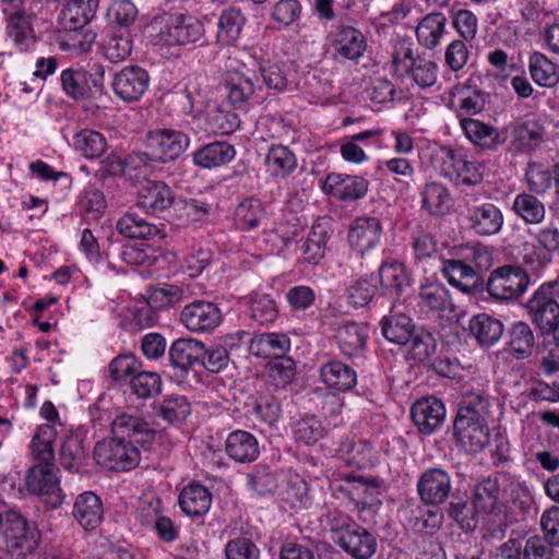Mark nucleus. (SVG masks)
Wrapping results in <instances>:
<instances>
[{
	"instance_id": "13",
	"label": "nucleus",
	"mask_w": 559,
	"mask_h": 559,
	"mask_svg": "<svg viewBox=\"0 0 559 559\" xmlns=\"http://www.w3.org/2000/svg\"><path fill=\"white\" fill-rule=\"evenodd\" d=\"M411 416L421 433L431 435L443 425L445 408L440 400L429 396L413 404Z\"/></svg>"
},
{
	"instance_id": "6",
	"label": "nucleus",
	"mask_w": 559,
	"mask_h": 559,
	"mask_svg": "<svg viewBox=\"0 0 559 559\" xmlns=\"http://www.w3.org/2000/svg\"><path fill=\"white\" fill-rule=\"evenodd\" d=\"M530 276L522 266L504 264L490 273L486 289L493 299L513 300L526 292Z\"/></svg>"
},
{
	"instance_id": "38",
	"label": "nucleus",
	"mask_w": 559,
	"mask_h": 559,
	"mask_svg": "<svg viewBox=\"0 0 559 559\" xmlns=\"http://www.w3.org/2000/svg\"><path fill=\"white\" fill-rule=\"evenodd\" d=\"M323 226H329L326 217L320 218L313 224L308 238L301 246L304 260L308 263L317 264L324 257L329 236Z\"/></svg>"
},
{
	"instance_id": "4",
	"label": "nucleus",
	"mask_w": 559,
	"mask_h": 559,
	"mask_svg": "<svg viewBox=\"0 0 559 559\" xmlns=\"http://www.w3.org/2000/svg\"><path fill=\"white\" fill-rule=\"evenodd\" d=\"M40 533L15 511L0 513V551L10 559H26L39 545Z\"/></svg>"
},
{
	"instance_id": "16",
	"label": "nucleus",
	"mask_w": 559,
	"mask_h": 559,
	"mask_svg": "<svg viewBox=\"0 0 559 559\" xmlns=\"http://www.w3.org/2000/svg\"><path fill=\"white\" fill-rule=\"evenodd\" d=\"M323 189L338 200L356 201L366 195L368 181L358 176L330 174L325 179Z\"/></svg>"
},
{
	"instance_id": "51",
	"label": "nucleus",
	"mask_w": 559,
	"mask_h": 559,
	"mask_svg": "<svg viewBox=\"0 0 559 559\" xmlns=\"http://www.w3.org/2000/svg\"><path fill=\"white\" fill-rule=\"evenodd\" d=\"M449 516L455 520L461 528L465 531H473L476 528L478 521L484 514L472 501H464L459 499L452 501L448 509Z\"/></svg>"
},
{
	"instance_id": "25",
	"label": "nucleus",
	"mask_w": 559,
	"mask_h": 559,
	"mask_svg": "<svg viewBox=\"0 0 559 559\" xmlns=\"http://www.w3.org/2000/svg\"><path fill=\"white\" fill-rule=\"evenodd\" d=\"M98 0H70L61 12L62 24L68 31H78L95 16Z\"/></svg>"
},
{
	"instance_id": "47",
	"label": "nucleus",
	"mask_w": 559,
	"mask_h": 559,
	"mask_svg": "<svg viewBox=\"0 0 559 559\" xmlns=\"http://www.w3.org/2000/svg\"><path fill=\"white\" fill-rule=\"evenodd\" d=\"M265 217L262 202L254 198L245 199L235 210V222L241 230L257 228Z\"/></svg>"
},
{
	"instance_id": "30",
	"label": "nucleus",
	"mask_w": 559,
	"mask_h": 559,
	"mask_svg": "<svg viewBox=\"0 0 559 559\" xmlns=\"http://www.w3.org/2000/svg\"><path fill=\"white\" fill-rule=\"evenodd\" d=\"M468 329L471 334L483 346L493 345L503 334L502 322L487 313H479L469 321Z\"/></svg>"
},
{
	"instance_id": "14",
	"label": "nucleus",
	"mask_w": 559,
	"mask_h": 559,
	"mask_svg": "<svg viewBox=\"0 0 559 559\" xmlns=\"http://www.w3.org/2000/svg\"><path fill=\"white\" fill-rule=\"evenodd\" d=\"M146 408V417L159 425L156 420H163L167 424L185 420L191 413V407L185 396H169L163 401H151L143 403L142 408Z\"/></svg>"
},
{
	"instance_id": "58",
	"label": "nucleus",
	"mask_w": 559,
	"mask_h": 559,
	"mask_svg": "<svg viewBox=\"0 0 559 559\" xmlns=\"http://www.w3.org/2000/svg\"><path fill=\"white\" fill-rule=\"evenodd\" d=\"M61 84L66 94L73 99L84 98L87 94V74L80 70L67 69L61 73Z\"/></svg>"
},
{
	"instance_id": "62",
	"label": "nucleus",
	"mask_w": 559,
	"mask_h": 559,
	"mask_svg": "<svg viewBox=\"0 0 559 559\" xmlns=\"http://www.w3.org/2000/svg\"><path fill=\"white\" fill-rule=\"evenodd\" d=\"M465 41L454 39L445 48L444 62L453 72L462 70L469 59V50Z\"/></svg>"
},
{
	"instance_id": "19",
	"label": "nucleus",
	"mask_w": 559,
	"mask_h": 559,
	"mask_svg": "<svg viewBox=\"0 0 559 559\" xmlns=\"http://www.w3.org/2000/svg\"><path fill=\"white\" fill-rule=\"evenodd\" d=\"M227 455L239 463H250L258 459L260 448L253 435L243 430H236L226 439Z\"/></svg>"
},
{
	"instance_id": "48",
	"label": "nucleus",
	"mask_w": 559,
	"mask_h": 559,
	"mask_svg": "<svg viewBox=\"0 0 559 559\" xmlns=\"http://www.w3.org/2000/svg\"><path fill=\"white\" fill-rule=\"evenodd\" d=\"M140 68L132 66L121 70L115 78L114 90L124 102H136L140 98Z\"/></svg>"
},
{
	"instance_id": "52",
	"label": "nucleus",
	"mask_w": 559,
	"mask_h": 559,
	"mask_svg": "<svg viewBox=\"0 0 559 559\" xmlns=\"http://www.w3.org/2000/svg\"><path fill=\"white\" fill-rule=\"evenodd\" d=\"M408 344L411 358L419 362L429 361L437 349L435 336L423 328L415 331Z\"/></svg>"
},
{
	"instance_id": "40",
	"label": "nucleus",
	"mask_w": 559,
	"mask_h": 559,
	"mask_svg": "<svg viewBox=\"0 0 559 559\" xmlns=\"http://www.w3.org/2000/svg\"><path fill=\"white\" fill-rule=\"evenodd\" d=\"M383 336L395 344L406 345L412 338L415 331L413 320L405 314H391L381 321Z\"/></svg>"
},
{
	"instance_id": "28",
	"label": "nucleus",
	"mask_w": 559,
	"mask_h": 559,
	"mask_svg": "<svg viewBox=\"0 0 559 559\" xmlns=\"http://www.w3.org/2000/svg\"><path fill=\"white\" fill-rule=\"evenodd\" d=\"M234 146L224 141L209 143L193 154V163L202 168H214L225 165L234 159Z\"/></svg>"
},
{
	"instance_id": "41",
	"label": "nucleus",
	"mask_w": 559,
	"mask_h": 559,
	"mask_svg": "<svg viewBox=\"0 0 559 559\" xmlns=\"http://www.w3.org/2000/svg\"><path fill=\"white\" fill-rule=\"evenodd\" d=\"M139 361L133 354L120 355L109 365V372L114 380L127 382L135 395H140Z\"/></svg>"
},
{
	"instance_id": "45",
	"label": "nucleus",
	"mask_w": 559,
	"mask_h": 559,
	"mask_svg": "<svg viewBox=\"0 0 559 559\" xmlns=\"http://www.w3.org/2000/svg\"><path fill=\"white\" fill-rule=\"evenodd\" d=\"M535 337L531 326L525 322H516L509 331V349L516 359L528 357L534 348Z\"/></svg>"
},
{
	"instance_id": "3",
	"label": "nucleus",
	"mask_w": 559,
	"mask_h": 559,
	"mask_svg": "<svg viewBox=\"0 0 559 559\" xmlns=\"http://www.w3.org/2000/svg\"><path fill=\"white\" fill-rule=\"evenodd\" d=\"M488 402L480 396L464 401L453 423L457 443L468 452L478 453L490 442V432L486 421Z\"/></svg>"
},
{
	"instance_id": "15",
	"label": "nucleus",
	"mask_w": 559,
	"mask_h": 559,
	"mask_svg": "<svg viewBox=\"0 0 559 559\" xmlns=\"http://www.w3.org/2000/svg\"><path fill=\"white\" fill-rule=\"evenodd\" d=\"M382 226L377 217H357L348 231L350 247L360 255L372 249L380 240Z\"/></svg>"
},
{
	"instance_id": "42",
	"label": "nucleus",
	"mask_w": 559,
	"mask_h": 559,
	"mask_svg": "<svg viewBox=\"0 0 559 559\" xmlns=\"http://www.w3.org/2000/svg\"><path fill=\"white\" fill-rule=\"evenodd\" d=\"M340 489L357 506H365L370 498L378 493L379 484L374 479L347 474L344 476V484L340 486Z\"/></svg>"
},
{
	"instance_id": "60",
	"label": "nucleus",
	"mask_w": 559,
	"mask_h": 559,
	"mask_svg": "<svg viewBox=\"0 0 559 559\" xmlns=\"http://www.w3.org/2000/svg\"><path fill=\"white\" fill-rule=\"evenodd\" d=\"M263 83L269 90L283 92L287 87V78L280 63L263 61L259 67Z\"/></svg>"
},
{
	"instance_id": "11",
	"label": "nucleus",
	"mask_w": 559,
	"mask_h": 559,
	"mask_svg": "<svg viewBox=\"0 0 559 559\" xmlns=\"http://www.w3.org/2000/svg\"><path fill=\"white\" fill-rule=\"evenodd\" d=\"M180 320L191 332L205 333L215 330L221 324L222 313L215 304L195 300L183 307Z\"/></svg>"
},
{
	"instance_id": "21",
	"label": "nucleus",
	"mask_w": 559,
	"mask_h": 559,
	"mask_svg": "<svg viewBox=\"0 0 559 559\" xmlns=\"http://www.w3.org/2000/svg\"><path fill=\"white\" fill-rule=\"evenodd\" d=\"M206 350L204 344L193 338H178L169 348V357L173 366L179 368L182 372L200 362L202 355Z\"/></svg>"
},
{
	"instance_id": "44",
	"label": "nucleus",
	"mask_w": 559,
	"mask_h": 559,
	"mask_svg": "<svg viewBox=\"0 0 559 559\" xmlns=\"http://www.w3.org/2000/svg\"><path fill=\"white\" fill-rule=\"evenodd\" d=\"M56 438V431L50 425H41L37 428L34 435L29 448L32 456L37 464H55V452L52 442Z\"/></svg>"
},
{
	"instance_id": "5",
	"label": "nucleus",
	"mask_w": 559,
	"mask_h": 559,
	"mask_svg": "<svg viewBox=\"0 0 559 559\" xmlns=\"http://www.w3.org/2000/svg\"><path fill=\"white\" fill-rule=\"evenodd\" d=\"M189 146V139L179 131L158 129L148 131L145 151H142V169L151 173L162 169V165L179 157Z\"/></svg>"
},
{
	"instance_id": "9",
	"label": "nucleus",
	"mask_w": 559,
	"mask_h": 559,
	"mask_svg": "<svg viewBox=\"0 0 559 559\" xmlns=\"http://www.w3.org/2000/svg\"><path fill=\"white\" fill-rule=\"evenodd\" d=\"M183 299H186L185 290L179 286L166 283L150 285L145 295H142V301L145 302V307L142 306V324L154 325L158 318V311Z\"/></svg>"
},
{
	"instance_id": "10",
	"label": "nucleus",
	"mask_w": 559,
	"mask_h": 559,
	"mask_svg": "<svg viewBox=\"0 0 559 559\" xmlns=\"http://www.w3.org/2000/svg\"><path fill=\"white\" fill-rule=\"evenodd\" d=\"M417 491L424 504L440 506L449 499L452 492L451 476L443 468H428L418 478Z\"/></svg>"
},
{
	"instance_id": "53",
	"label": "nucleus",
	"mask_w": 559,
	"mask_h": 559,
	"mask_svg": "<svg viewBox=\"0 0 559 559\" xmlns=\"http://www.w3.org/2000/svg\"><path fill=\"white\" fill-rule=\"evenodd\" d=\"M513 210L527 224H538L545 217L544 204L536 197L528 193L516 195Z\"/></svg>"
},
{
	"instance_id": "33",
	"label": "nucleus",
	"mask_w": 559,
	"mask_h": 559,
	"mask_svg": "<svg viewBox=\"0 0 559 559\" xmlns=\"http://www.w3.org/2000/svg\"><path fill=\"white\" fill-rule=\"evenodd\" d=\"M212 502L210 491L201 485H189L179 495V506L189 516L205 514Z\"/></svg>"
},
{
	"instance_id": "23",
	"label": "nucleus",
	"mask_w": 559,
	"mask_h": 559,
	"mask_svg": "<svg viewBox=\"0 0 559 559\" xmlns=\"http://www.w3.org/2000/svg\"><path fill=\"white\" fill-rule=\"evenodd\" d=\"M290 340L283 333H263L254 335L249 349L254 356L277 359L289 350Z\"/></svg>"
},
{
	"instance_id": "64",
	"label": "nucleus",
	"mask_w": 559,
	"mask_h": 559,
	"mask_svg": "<svg viewBox=\"0 0 559 559\" xmlns=\"http://www.w3.org/2000/svg\"><path fill=\"white\" fill-rule=\"evenodd\" d=\"M554 546L542 536H531L523 545L522 559H554Z\"/></svg>"
},
{
	"instance_id": "26",
	"label": "nucleus",
	"mask_w": 559,
	"mask_h": 559,
	"mask_svg": "<svg viewBox=\"0 0 559 559\" xmlns=\"http://www.w3.org/2000/svg\"><path fill=\"white\" fill-rule=\"evenodd\" d=\"M337 545L356 559H369L377 549L376 538L358 524Z\"/></svg>"
},
{
	"instance_id": "29",
	"label": "nucleus",
	"mask_w": 559,
	"mask_h": 559,
	"mask_svg": "<svg viewBox=\"0 0 559 559\" xmlns=\"http://www.w3.org/2000/svg\"><path fill=\"white\" fill-rule=\"evenodd\" d=\"M174 202V195L167 185L162 181H142V210L147 213L164 211Z\"/></svg>"
},
{
	"instance_id": "37",
	"label": "nucleus",
	"mask_w": 559,
	"mask_h": 559,
	"mask_svg": "<svg viewBox=\"0 0 559 559\" xmlns=\"http://www.w3.org/2000/svg\"><path fill=\"white\" fill-rule=\"evenodd\" d=\"M87 457L84 440L78 435L67 436L59 450L60 465L70 472H79Z\"/></svg>"
},
{
	"instance_id": "43",
	"label": "nucleus",
	"mask_w": 559,
	"mask_h": 559,
	"mask_svg": "<svg viewBox=\"0 0 559 559\" xmlns=\"http://www.w3.org/2000/svg\"><path fill=\"white\" fill-rule=\"evenodd\" d=\"M366 39L362 33L354 27L344 26L336 34L335 48L344 58L356 60L366 50Z\"/></svg>"
},
{
	"instance_id": "56",
	"label": "nucleus",
	"mask_w": 559,
	"mask_h": 559,
	"mask_svg": "<svg viewBox=\"0 0 559 559\" xmlns=\"http://www.w3.org/2000/svg\"><path fill=\"white\" fill-rule=\"evenodd\" d=\"M405 58L409 60V66H406L405 70L412 67L413 78L418 86L427 88L437 82L438 66L435 61L419 60L415 62L412 58L411 49L406 50Z\"/></svg>"
},
{
	"instance_id": "22",
	"label": "nucleus",
	"mask_w": 559,
	"mask_h": 559,
	"mask_svg": "<svg viewBox=\"0 0 559 559\" xmlns=\"http://www.w3.org/2000/svg\"><path fill=\"white\" fill-rule=\"evenodd\" d=\"M254 94V84L250 76L234 72L225 80V97L234 109L246 110Z\"/></svg>"
},
{
	"instance_id": "8",
	"label": "nucleus",
	"mask_w": 559,
	"mask_h": 559,
	"mask_svg": "<svg viewBox=\"0 0 559 559\" xmlns=\"http://www.w3.org/2000/svg\"><path fill=\"white\" fill-rule=\"evenodd\" d=\"M25 487L29 493L38 496L49 509L59 508L66 498L55 464H36L31 467L25 476Z\"/></svg>"
},
{
	"instance_id": "1",
	"label": "nucleus",
	"mask_w": 559,
	"mask_h": 559,
	"mask_svg": "<svg viewBox=\"0 0 559 559\" xmlns=\"http://www.w3.org/2000/svg\"><path fill=\"white\" fill-rule=\"evenodd\" d=\"M140 432V418L118 417L114 423L115 438L102 440L94 448L97 464L115 472L130 471L139 465L140 452L132 441Z\"/></svg>"
},
{
	"instance_id": "59",
	"label": "nucleus",
	"mask_w": 559,
	"mask_h": 559,
	"mask_svg": "<svg viewBox=\"0 0 559 559\" xmlns=\"http://www.w3.org/2000/svg\"><path fill=\"white\" fill-rule=\"evenodd\" d=\"M209 122L215 132L229 134L239 128L241 121L238 114L216 107L209 112Z\"/></svg>"
},
{
	"instance_id": "32",
	"label": "nucleus",
	"mask_w": 559,
	"mask_h": 559,
	"mask_svg": "<svg viewBox=\"0 0 559 559\" xmlns=\"http://www.w3.org/2000/svg\"><path fill=\"white\" fill-rule=\"evenodd\" d=\"M246 24V16L240 9L230 7L222 11L217 22L216 39L222 45L236 41Z\"/></svg>"
},
{
	"instance_id": "12",
	"label": "nucleus",
	"mask_w": 559,
	"mask_h": 559,
	"mask_svg": "<svg viewBox=\"0 0 559 559\" xmlns=\"http://www.w3.org/2000/svg\"><path fill=\"white\" fill-rule=\"evenodd\" d=\"M466 219L468 228L480 237L499 234L504 223L501 210L488 202L467 204Z\"/></svg>"
},
{
	"instance_id": "18",
	"label": "nucleus",
	"mask_w": 559,
	"mask_h": 559,
	"mask_svg": "<svg viewBox=\"0 0 559 559\" xmlns=\"http://www.w3.org/2000/svg\"><path fill=\"white\" fill-rule=\"evenodd\" d=\"M510 130L511 145L522 153L534 152L542 144L545 135L544 127L535 120L514 121Z\"/></svg>"
},
{
	"instance_id": "35",
	"label": "nucleus",
	"mask_w": 559,
	"mask_h": 559,
	"mask_svg": "<svg viewBox=\"0 0 559 559\" xmlns=\"http://www.w3.org/2000/svg\"><path fill=\"white\" fill-rule=\"evenodd\" d=\"M443 273L452 286L467 294L475 290L479 280V275L457 258L443 262Z\"/></svg>"
},
{
	"instance_id": "7",
	"label": "nucleus",
	"mask_w": 559,
	"mask_h": 559,
	"mask_svg": "<svg viewBox=\"0 0 559 559\" xmlns=\"http://www.w3.org/2000/svg\"><path fill=\"white\" fill-rule=\"evenodd\" d=\"M532 321L542 333H550L552 323L559 318V281L542 284L526 302Z\"/></svg>"
},
{
	"instance_id": "57",
	"label": "nucleus",
	"mask_w": 559,
	"mask_h": 559,
	"mask_svg": "<svg viewBox=\"0 0 559 559\" xmlns=\"http://www.w3.org/2000/svg\"><path fill=\"white\" fill-rule=\"evenodd\" d=\"M525 177L530 190L536 194L546 193L552 186V169L549 170L539 163H530Z\"/></svg>"
},
{
	"instance_id": "54",
	"label": "nucleus",
	"mask_w": 559,
	"mask_h": 559,
	"mask_svg": "<svg viewBox=\"0 0 559 559\" xmlns=\"http://www.w3.org/2000/svg\"><path fill=\"white\" fill-rule=\"evenodd\" d=\"M499 485L496 479L487 478L475 486L473 502L484 515L491 513L499 499Z\"/></svg>"
},
{
	"instance_id": "31",
	"label": "nucleus",
	"mask_w": 559,
	"mask_h": 559,
	"mask_svg": "<svg viewBox=\"0 0 559 559\" xmlns=\"http://www.w3.org/2000/svg\"><path fill=\"white\" fill-rule=\"evenodd\" d=\"M367 335L364 324L346 321L337 328L335 337L345 355L355 356L365 347Z\"/></svg>"
},
{
	"instance_id": "50",
	"label": "nucleus",
	"mask_w": 559,
	"mask_h": 559,
	"mask_svg": "<svg viewBox=\"0 0 559 559\" xmlns=\"http://www.w3.org/2000/svg\"><path fill=\"white\" fill-rule=\"evenodd\" d=\"M74 148L86 158H98L106 151L105 138L97 131L84 129L73 139Z\"/></svg>"
},
{
	"instance_id": "2",
	"label": "nucleus",
	"mask_w": 559,
	"mask_h": 559,
	"mask_svg": "<svg viewBox=\"0 0 559 559\" xmlns=\"http://www.w3.org/2000/svg\"><path fill=\"white\" fill-rule=\"evenodd\" d=\"M203 35V24L198 19L183 14H158L142 26V36L147 44L156 47L195 43Z\"/></svg>"
},
{
	"instance_id": "17",
	"label": "nucleus",
	"mask_w": 559,
	"mask_h": 559,
	"mask_svg": "<svg viewBox=\"0 0 559 559\" xmlns=\"http://www.w3.org/2000/svg\"><path fill=\"white\" fill-rule=\"evenodd\" d=\"M72 514L84 530H95L102 523L104 516L100 498L93 491L80 493L73 504Z\"/></svg>"
},
{
	"instance_id": "55",
	"label": "nucleus",
	"mask_w": 559,
	"mask_h": 559,
	"mask_svg": "<svg viewBox=\"0 0 559 559\" xmlns=\"http://www.w3.org/2000/svg\"><path fill=\"white\" fill-rule=\"evenodd\" d=\"M459 260L469 265L477 275L487 271L492 263V255L489 250L481 245L465 246L459 249Z\"/></svg>"
},
{
	"instance_id": "46",
	"label": "nucleus",
	"mask_w": 559,
	"mask_h": 559,
	"mask_svg": "<svg viewBox=\"0 0 559 559\" xmlns=\"http://www.w3.org/2000/svg\"><path fill=\"white\" fill-rule=\"evenodd\" d=\"M423 207L432 215H444L452 206V198L449 190L441 183H427L421 193Z\"/></svg>"
},
{
	"instance_id": "61",
	"label": "nucleus",
	"mask_w": 559,
	"mask_h": 559,
	"mask_svg": "<svg viewBox=\"0 0 559 559\" xmlns=\"http://www.w3.org/2000/svg\"><path fill=\"white\" fill-rule=\"evenodd\" d=\"M178 216L186 223H198L206 219L209 215V204L195 199L180 200L176 203Z\"/></svg>"
},
{
	"instance_id": "39",
	"label": "nucleus",
	"mask_w": 559,
	"mask_h": 559,
	"mask_svg": "<svg viewBox=\"0 0 559 559\" xmlns=\"http://www.w3.org/2000/svg\"><path fill=\"white\" fill-rule=\"evenodd\" d=\"M381 286L392 296L399 297L409 285L405 265L399 261L383 262L379 269Z\"/></svg>"
},
{
	"instance_id": "49",
	"label": "nucleus",
	"mask_w": 559,
	"mask_h": 559,
	"mask_svg": "<svg viewBox=\"0 0 559 559\" xmlns=\"http://www.w3.org/2000/svg\"><path fill=\"white\" fill-rule=\"evenodd\" d=\"M265 164L272 176L285 177L296 168V157L287 147L273 145L265 157Z\"/></svg>"
},
{
	"instance_id": "20",
	"label": "nucleus",
	"mask_w": 559,
	"mask_h": 559,
	"mask_svg": "<svg viewBox=\"0 0 559 559\" xmlns=\"http://www.w3.org/2000/svg\"><path fill=\"white\" fill-rule=\"evenodd\" d=\"M448 19L442 12L426 14L417 24L415 34L417 41L426 49H435L447 32Z\"/></svg>"
},
{
	"instance_id": "36",
	"label": "nucleus",
	"mask_w": 559,
	"mask_h": 559,
	"mask_svg": "<svg viewBox=\"0 0 559 559\" xmlns=\"http://www.w3.org/2000/svg\"><path fill=\"white\" fill-rule=\"evenodd\" d=\"M528 70L539 86L551 88L559 83V67L538 51L530 56Z\"/></svg>"
},
{
	"instance_id": "27",
	"label": "nucleus",
	"mask_w": 559,
	"mask_h": 559,
	"mask_svg": "<svg viewBox=\"0 0 559 559\" xmlns=\"http://www.w3.org/2000/svg\"><path fill=\"white\" fill-rule=\"evenodd\" d=\"M460 124L471 142L485 148H496L506 141L496 128L473 118H461Z\"/></svg>"
},
{
	"instance_id": "24",
	"label": "nucleus",
	"mask_w": 559,
	"mask_h": 559,
	"mask_svg": "<svg viewBox=\"0 0 559 559\" xmlns=\"http://www.w3.org/2000/svg\"><path fill=\"white\" fill-rule=\"evenodd\" d=\"M418 305L421 310L437 312L440 316L454 312L449 290L441 284H429L420 287Z\"/></svg>"
},
{
	"instance_id": "34",
	"label": "nucleus",
	"mask_w": 559,
	"mask_h": 559,
	"mask_svg": "<svg viewBox=\"0 0 559 559\" xmlns=\"http://www.w3.org/2000/svg\"><path fill=\"white\" fill-rule=\"evenodd\" d=\"M322 381L330 388L348 391L357 381L355 370L337 360L329 361L320 369Z\"/></svg>"
},
{
	"instance_id": "63",
	"label": "nucleus",
	"mask_w": 559,
	"mask_h": 559,
	"mask_svg": "<svg viewBox=\"0 0 559 559\" xmlns=\"http://www.w3.org/2000/svg\"><path fill=\"white\" fill-rule=\"evenodd\" d=\"M226 559H259L260 550L246 537L229 540L225 547Z\"/></svg>"
}]
</instances>
